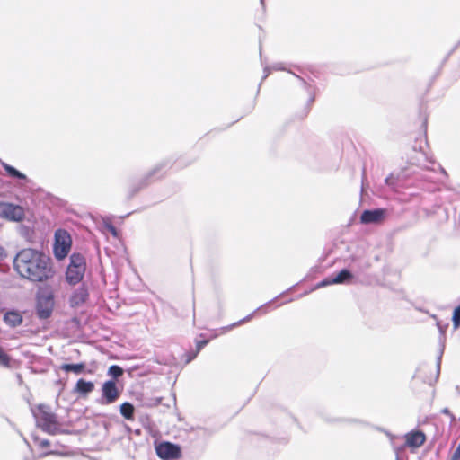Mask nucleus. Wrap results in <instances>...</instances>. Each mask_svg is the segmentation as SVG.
Segmentation results:
<instances>
[{
    "instance_id": "nucleus-3",
    "label": "nucleus",
    "mask_w": 460,
    "mask_h": 460,
    "mask_svg": "<svg viewBox=\"0 0 460 460\" xmlns=\"http://www.w3.org/2000/svg\"><path fill=\"white\" fill-rule=\"evenodd\" d=\"M85 272V261L80 254H73L66 270V279L70 284L80 282Z\"/></svg>"
},
{
    "instance_id": "nucleus-1",
    "label": "nucleus",
    "mask_w": 460,
    "mask_h": 460,
    "mask_svg": "<svg viewBox=\"0 0 460 460\" xmlns=\"http://www.w3.org/2000/svg\"><path fill=\"white\" fill-rule=\"evenodd\" d=\"M13 266L21 277L32 282H42L54 275L49 257L34 249L20 251L13 260Z\"/></svg>"
},
{
    "instance_id": "nucleus-9",
    "label": "nucleus",
    "mask_w": 460,
    "mask_h": 460,
    "mask_svg": "<svg viewBox=\"0 0 460 460\" xmlns=\"http://www.w3.org/2000/svg\"><path fill=\"white\" fill-rule=\"evenodd\" d=\"M119 395L114 381H107L102 385V403L110 404L114 402Z\"/></svg>"
},
{
    "instance_id": "nucleus-5",
    "label": "nucleus",
    "mask_w": 460,
    "mask_h": 460,
    "mask_svg": "<svg viewBox=\"0 0 460 460\" xmlns=\"http://www.w3.org/2000/svg\"><path fill=\"white\" fill-rule=\"evenodd\" d=\"M72 240L70 234L66 231L59 229L55 233L54 254L57 259L66 258L70 252Z\"/></svg>"
},
{
    "instance_id": "nucleus-25",
    "label": "nucleus",
    "mask_w": 460,
    "mask_h": 460,
    "mask_svg": "<svg viewBox=\"0 0 460 460\" xmlns=\"http://www.w3.org/2000/svg\"><path fill=\"white\" fill-rule=\"evenodd\" d=\"M207 343H208V341H198V343H197L198 351L200 350Z\"/></svg>"
},
{
    "instance_id": "nucleus-11",
    "label": "nucleus",
    "mask_w": 460,
    "mask_h": 460,
    "mask_svg": "<svg viewBox=\"0 0 460 460\" xmlns=\"http://www.w3.org/2000/svg\"><path fill=\"white\" fill-rule=\"evenodd\" d=\"M406 446L409 447H420L426 440V436L421 431H411L405 435Z\"/></svg>"
},
{
    "instance_id": "nucleus-29",
    "label": "nucleus",
    "mask_w": 460,
    "mask_h": 460,
    "mask_svg": "<svg viewBox=\"0 0 460 460\" xmlns=\"http://www.w3.org/2000/svg\"><path fill=\"white\" fill-rule=\"evenodd\" d=\"M456 389L460 392V388H459V386H456Z\"/></svg>"
},
{
    "instance_id": "nucleus-2",
    "label": "nucleus",
    "mask_w": 460,
    "mask_h": 460,
    "mask_svg": "<svg viewBox=\"0 0 460 460\" xmlns=\"http://www.w3.org/2000/svg\"><path fill=\"white\" fill-rule=\"evenodd\" d=\"M36 424L48 434L54 435L59 430L57 416L45 405H39L33 410Z\"/></svg>"
},
{
    "instance_id": "nucleus-12",
    "label": "nucleus",
    "mask_w": 460,
    "mask_h": 460,
    "mask_svg": "<svg viewBox=\"0 0 460 460\" xmlns=\"http://www.w3.org/2000/svg\"><path fill=\"white\" fill-rule=\"evenodd\" d=\"M88 297V291L84 287H80L70 297V305L73 307H77L82 305Z\"/></svg>"
},
{
    "instance_id": "nucleus-23",
    "label": "nucleus",
    "mask_w": 460,
    "mask_h": 460,
    "mask_svg": "<svg viewBox=\"0 0 460 460\" xmlns=\"http://www.w3.org/2000/svg\"><path fill=\"white\" fill-rule=\"evenodd\" d=\"M451 460H460V442L456 451L454 452Z\"/></svg>"
},
{
    "instance_id": "nucleus-8",
    "label": "nucleus",
    "mask_w": 460,
    "mask_h": 460,
    "mask_svg": "<svg viewBox=\"0 0 460 460\" xmlns=\"http://www.w3.org/2000/svg\"><path fill=\"white\" fill-rule=\"evenodd\" d=\"M386 215V210L384 208H376L373 210H365L360 217V221L363 224H376L384 220Z\"/></svg>"
},
{
    "instance_id": "nucleus-4",
    "label": "nucleus",
    "mask_w": 460,
    "mask_h": 460,
    "mask_svg": "<svg viewBox=\"0 0 460 460\" xmlns=\"http://www.w3.org/2000/svg\"><path fill=\"white\" fill-rule=\"evenodd\" d=\"M54 308V296L49 290H42L37 296L36 312L40 319L49 318Z\"/></svg>"
},
{
    "instance_id": "nucleus-10",
    "label": "nucleus",
    "mask_w": 460,
    "mask_h": 460,
    "mask_svg": "<svg viewBox=\"0 0 460 460\" xmlns=\"http://www.w3.org/2000/svg\"><path fill=\"white\" fill-rule=\"evenodd\" d=\"M352 277L351 273L348 270H341L335 277L327 278L317 284L316 288H323L332 284H341L348 281Z\"/></svg>"
},
{
    "instance_id": "nucleus-7",
    "label": "nucleus",
    "mask_w": 460,
    "mask_h": 460,
    "mask_svg": "<svg viewBox=\"0 0 460 460\" xmlns=\"http://www.w3.org/2000/svg\"><path fill=\"white\" fill-rule=\"evenodd\" d=\"M156 453L163 459L173 460L181 456V448L174 444L163 442L156 447Z\"/></svg>"
},
{
    "instance_id": "nucleus-13",
    "label": "nucleus",
    "mask_w": 460,
    "mask_h": 460,
    "mask_svg": "<svg viewBox=\"0 0 460 460\" xmlns=\"http://www.w3.org/2000/svg\"><path fill=\"white\" fill-rule=\"evenodd\" d=\"M4 321L10 327H17L22 323V316L19 312L9 311L4 314Z\"/></svg>"
},
{
    "instance_id": "nucleus-14",
    "label": "nucleus",
    "mask_w": 460,
    "mask_h": 460,
    "mask_svg": "<svg viewBox=\"0 0 460 460\" xmlns=\"http://www.w3.org/2000/svg\"><path fill=\"white\" fill-rule=\"evenodd\" d=\"M94 389V384L91 381L79 379L75 385V391L82 394H87Z\"/></svg>"
},
{
    "instance_id": "nucleus-27",
    "label": "nucleus",
    "mask_w": 460,
    "mask_h": 460,
    "mask_svg": "<svg viewBox=\"0 0 460 460\" xmlns=\"http://www.w3.org/2000/svg\"><path fill=\"white\" fill-rule=\"evenodd\" d=\"M4 254V249L0 246V258L3 256Z\"/></svg>"
},
{
    "instance_id": "nucleus-16",
    "label": "nucleus",
    "mask_w": 460,
    "mask_h": 460,
    "mask_svg": "<svg viewBox=\"0 0 460 460\" xmlns=\"http://www.w3.org/2000/svg\"><path fill=\"white\" fill-rule=\"evenodd\" d=\"M120 413L127 420H132L134 414V407L129 402H124L120 406Z\"/></svg>"
},
{
    "instance_id": "nucleus-20",
    "label": "nucleus",
    "mask_w": 460,
    "mask_h": 460,
    "mask_svg": "<svg viewBox=\"0 0 460 460\" xmlns=\"http://www.w3.org/2000/svg\"><path fill=\"white\" fill-rule=\"evenodd\" d=\"M453 323L455 328H458L460 326V305L454 310Z\"/></svg>"
},
{
    "instance_id": "nucleus-24",
    "label": "nucleus",
    "mask_w": 460,
    "mask_h": 460,
    "mask_svg": "<svg viewBox=\"0 0 460 460\" xmlns=\"http://www.w3.org/2000/svg\"><path fill=\"white\" fill-rule=\"evenodd\" d=\"M441 412H442L443 414L448 415V416L451 418L452 421H454V420H456V419H455V416L450 412V411H449L447 408H444V409L441 411Z\"/></svg>"
},
{
    "instance_id": "nucleus-18",
    "label": "nucleus",
    "mask_w": 460,
    "mask_h": 460,
    "mask_svg": "<svg viewBox=\"0 0 460 460\" xmlns=\"http://www.w3.org/2000/svg\"><path fill=\"white\" fill-rule=\"evenodd\" d=\"M108 373L114 378H118L123 374V370L120 367L113 365L110 367Z\"/></svg>"
},
{
    "instance_id": "nucleus-15",
    "label": "nucleus",
    "mask_w": 460,
    "mask_h": 460,
    "mask_svg": "<svg viewBox=\"0 0 460 460\" xmlns=\"http://www.w3.org/2000/svg\"><path fill=\"white\" fill-rule=\"evenodd\" d=\"M85 365L84 363L79 364H63L60 367V369L65 372H74L75 374H80L84 369Z\"/></svg>"
},
{
    "instance_id": "nucleus-22",
    "label": "nucleus",
    "mask_w": 460,
    "mask_h": 460,
    "mask_svg": "<svg viewBox=\"0 0 460 460\" xmlns=\"http://www.w3.org/2000/svg\"><path fill=\"white\" fill-rule=\"evenodd\" d=\"M35 441L38 443L39 447L41 448H45L49 446V441L47 439H39V438H35Z\"/></svg>"
},
{
    "instance_id": "nucleus-26",
    "label": "nucleus",
    "mask_w": 460,
    "mask_h": 460,
    "mask_svg": "<svg viewBox=\"0 0 460 460\" xmlns=\"http://www.w3.org/2000/svg\"><path fill=\"white\" fill-rule=\"evenodd\" d=\"M110 229H111V232L113 234H116V230L115 228L111 226H110Z\"/></svg>"
},
{
    "instance_id": "nucleus-6",
    "label": "nucleus",
    "mask_w": 460,
    "mask_h": 460,
    "mask_svg": "<svg viewBox=\"0 0 460 460\" xmlns=\"http://www.w3.org/2000/svg\"><path fill=\"white\" fill-rule=\"evenodd\" d=\"M0 217L10 220L20 222L24 218V210L21 206L12 203H0Z\"/></svg>"
},
{
    "instance_id": "nucleus-21",
    "label": "nucleus",
    "mask_w": 460,
    "mask_h": 460,
    "mask_svg": "<svg viewBox=\"0 0 460 460\" xmlns=\"http://www.w3.org/2000/svg\"><path fill=\"white\" fill-rule=\"evenodd\" d=\"M261 308H262V307L258 308L256 311H254L253 313H252L250 315H248L247 317L243 318V320H241V321H239V322H237V323H234L232 326H237V325H239V324H241V323H246L247 321H249V320L253 316V314H254L256 312L261 311Z\"/></svg>"
},
{
    "instance_id": "nucleus-19",
    "label": "nucleus",
    "mask_w": 460,
    "mask_h": 460,
    "mask_svg": "<svg viewBox=\"0 0 460 460\" xmlns=\"http://www.w3.org/2000/svg\"><path fill=\"white\" fill-rule=\"evenodd\" d=\"M10 365V358L9 356L0 349V366L9 367Z\"/></svg>"
},
{
    "instance_id": "nucleus-28",
    "label": "nucleus",
    "mask_w": 460,
    "mask_h": 460,
    "mask_svg": "<svg viewBox=\"0 0 460 460\" xmlns=\"http://www.w3.org/2000/svg\"><path fill=\"white\" fill-rule=\"evenodd\" d=\"M440 367V358H438V367L439 368Z\"/></svg>"
},
{
    "instance_id": "nucleus-17",
    "label": "nucleus",
    "mask_w": 460,
    "mask_h": 460,
    "mask_svg": "<svg viewBox=\"0 0 460 460\" xmlns=\"http://www.w3.org/2000/svg\"><path fill=\"white\" fill-rule=\"evenodd\" d=\"M4 170L9 173V175H11L13 177H16V178L22 179V180L26 178V176L23 173H22L21 172H19L18 170H16L14 167H13L11 165L4 164Z\"/></svg>"
}]
</instances>
